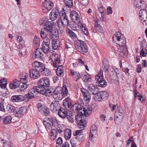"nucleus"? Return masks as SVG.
Returning <instances> with one entry per match:
<instances>
[{"mask_svg":"<svg viewBox=\"0 0 147 147\" xmlns=\"http://www.w3.org/2000/svg\"><path fill=\"white\" fill-rule=\"evenodd\" d=\"M139 14L140 17L141 18V20L145 22V24L147 25V11L145 9L140 10L139 12Z\"/></svg>","mask_w":147,"mask_h":147,"instance_id":"f3484780","label":"nucleus"},{"mask_svg":"<svg viewBox=\"0 0 147 147\" xmlns=\"http://www.w3.org/2000/svg\"><path fill=\"white\" fill-rule=\"evenodd\" d=\"M40 94L46 96H50V95H53L54 94V91H50V90H49V88L47 89H43L42 90L40 91Z\"/></svg>","mask_w":147,"mask_h":147,"instance_id":"bb28decb","label":"nucleus"},{"mask_svg":"<svg viewBox=\"0 0 147 147\" xmlns=\"http://www.w3.org/2000/svg\"><path fill=\"white\" fill-rule=\"evenodd\" d=\"M67 119L69 120V122L73 123L74 120V117L72 114L67 113L66 116Z\"/></svg>","mask_w":147,"mask_h":147,"instance_id":"3c124183","label":"nucleus"},{"mask_svg":"<svg viewBox=\"0 0 147 147\" xmlns=\"http://www.w3.org/2000/svg\"><path fill=\"white\" fill-rule=\"evenodd\" d=\"M97 81L96 83L98 84V86L104 88L107 86V82L105 80H103V78H101L95 79Z\"/></svg>","mask_w":147,"mask_h":147,"instance_id":"4be33fe9","label":"nucleus"},{"mask_svg":"<svg viewBox=\"0 0 147 147\" xmlns=\"http://www.w3.org/2000/svg\"><path fill=\"white\" fill-rule=\"evenodd\" d=\"M12 118L10 116L5 117L2 120L3 122L5 124L10 123L11 122Z\"/></svg>","mask_w":147,"mask_h":147,"instance_id":"37998d69","label":"nucleus"},{"mask_svg":"<svg viewBox=\"0 0 147 147\" xmlns=\"http://www.w3.org/2000/svg\"><path fill=\"white\" fill-rule=\"evenodd\" d=\"M83 81L85 82H89L91 81V79L90 76H87L86 75H85L82 78Z\"/></svg>","mask_w":147,"mask_h":147,"instance_id":"5fc2aeb1","label":"nucleus"},{"mask_svg":"<svg viewBox=\"0 0 147 147\" xmlns=\"http://www.w3.org/2000/svg\"><path fill=\"white\" fill-rule=\"evenodd\" d=\"M55 127H57L56 130L58 133H61L65 130L63 127V126L61 124H59V123H58V125Z\"/></svg>","mask_w":147,"mask_h":147,"instance_id":"864d4df0","label":"nucleus"},{"mask_svg":"<svg viewBox=\"0 0 147 147\" xmlns=\"http://www.w3.org/2000/svg\"><path fill=\"white\" fill-rule=\"evenodd\" d=\"M45 29L42 28L40 32V34L41 37L42 38H47V37L48 35V34L46 33H45Z\"/></svg>","mask_w":147,"mask_h":147,"instance_id":"bf43d9fd","label":"nucleus"},{"mask_svg":"<svg viewBox=\"0 0 147 147\" xmlns=\"http://www.w3.org/2000/svg\"><path fill=\"white\" fill-rule=\"evenodd\" d=\"M64 136L66 140L69 139L71 137V131L70 129L65 130Z\"/></svg>","mask_w":147,"mask_h":147,"instance_id":"58836bf2","label":"nucleus"},{"mask_svg":"<svg viewBox=\"0 0 147 147\" xmlns=\"http://www.w3.org/2000/svg\"><path fill=\"white\" fill-rule=\"evenodd\" d=\"M80 28L82 29V30L83 32L84 33V34L86 35H87L88 34V32L86 27L84 26L82 24L80 26Z\"/></svg>","mask_w":147,"mask_h":147,"instance_id":"4d7b16f0","label":"nucleus"},{"mask_svg":"<svg viewBox=\"0 0 147 147\" xmlns=\"http://www.w3.org/2000/svg\"><path fill=\"white\" fill-rule=\"evenodd\" d=\"M86 117L83 114L82 111H79L78 112L77 115L75 117V120L77 123L80 122H83L84 121H86L85 118Z\"/></svg>","mask_w":147,"mask_h":147,"instance_id":"2eb2a0df","label":"nucleus"},{"mask_svg":"<svg viewBox=\"0 0 147 147\" xmlns=\"http://www.w3.org/2000/svg\"><path fill=\"white\" fill-rule=\"evenodd\" d=\"M41 74L44 76H47L50 75L51 74V71L50 69L45 68V69L41 72Z\"/></svg>","mask_w":147,"mask_h":147,"instance_id":"8fccbe9b","label":"nucleus"},{"mask_svg":"<svg viewBox=\"0 0 147 147\" xmlns=\"http://www.w3.org/2000/svg\"><path fill=\"white\" fill-rule=\"evenodd\" d=\"M70 16L72 21L76 22L78 24H80V14L75 11H72L70 14Z\"/></svg>","mask_w":147,"mask_h":147,"instance_id":"6e6552de","label":"nucleus"},{"mask_svg":"<svg viewBox=\"0 0 147 147\" xmlns=\"http://www.w3.org/2000/svg\"><path fill=\"white\" fill-rule=\"evenodd\" d=\"M134 3L136 7L142 10L145 9L146 5L143 0H134Z\"/></svg>","mask_w":147,"mask_h":147,"instance_id":"ddd939ff","label":"nucleus"},{"mask_svg":"<svg viewBox=\"0 0 147 147\" xmlns=\"http://www.w3.org/2000/svg\"><path fill=\"white\" fill-rule=\"evenodd\" d=\"M121 50V52L120 54L121 55H125L127 53V49L126 45H125L124 46H120Z\"/></svg>","mask_w":147,"mask_h":147,"instance_id":"79ce46f5","label":"nucleus"},{"mask_svg":"<svg viewBox=\"0 0 147 147\" xmlns=\"http://www.w3.org/2000/svg\"><path fill=\"white\" fill-rule=\"evenodd\" d=\"M68 113H67V111L63 108L61 107L58 111V115L64 119L66 117Z\"/></svg>","mask_w":147,"mask_h":147,"instance_id":"c85d7f7f","label":"nucleus"},{"mask_svg":"<svg viewBox=\"0 0 147 147\" xmlns=\"http://www.w3.org/2000/svg\"><path fill=\"white\" fill-rule=\"evenodd\" d=\"M43 25L45 27L43 28L45 29L47 32L49 33L53 31L54 25L53 22L50 21L47 22Z\"/></svg>","mask_w":147,"mask_h":147,"instance_id":"dca6fc26","label":"nucleus"},{"mask_svg":"<svg viewBox=\"0 0 147 147\" xmlns=\"http://www.w3.org/2000/svg\"><path fill=\"white\" fill-rule=\"evenodd\" d=\"M70 73L74 77V80L75 81H77L80 77V74L78 72L75 71L74 70H71Z\"/></svg>","mask_w":147,"mask_h":147,"instance_id":"2f4dec72","label":"nucleus"},{"mask_svg":"<svg viewBox=\"0 0 147 147\" xmlns=\"http://www.w3.org/2000/svg\"><path fill=\"white\" fill-rule=\"evenodd\" d=\"M82 23L81 22L80 24H78L77 23L73 21L70 22H69V24L67 25L73 30H77L79 28V26H81Z\"/></svg>","mask_w":147,"mask_h":147,"instance_id":"5701e85b","label":"nucleus"},{"mask_svg":"<svg viewBox=\"0 0 147 147\" xmlns=\"http://www.w3.org/2000/svg\"><path fill=\"white\" fill-rule=\"evenodd\" d=\"M84 99L86 102H88L90 100V96L89 93L83 96Z\"/></svg>","mask_w":147,"mask_h":147,"instance_id":"0e129e2a","label":"nucleus"},{"mask_svg":"<svg viewBox=\"0 0 147 147\" xmlns=\"http://www.w3.org/2000/svg\"><path fill=\"white\" fill-rule=\"evenodd\" d=\"M59 102L55 101L54 102H52L50 105V110L53 112L58 111L61 108Z\"/></svg>","mask_w":147,"mask_h":147,"instance_id":"9b49d317","label":"nucleus"},{"mask_svg":"<svg viewBox=\"0 0 147 147\" xmlns=\"http://www.w3.org/2000/svg\"><path fill=\"white\" fill-rule=\"evenodd\" d=\"M36 92V91H34V89L33 88L32 90L30 92H29L28 94L25 95V97L26 99L29 100L30 99H32L34 97V93Z\"/></svg>","mask_w":147,"mask_h":147,"instance_id":"7c9ffc66","label":"nucleus"},{"mask_svg":"<svg viewBox=\"0 0 147 147\" xmlns=\"http://www.w3.org/2000/svg\"><path fill=\"white\" fill-rule=\"evenodd\" d=\"M102 63L104 65V66H102L103 69H105L107 71H108L109 65V62L107 60V59H104L102 61Z\"/></svg>","mask_w":147,"mask_h":147,"instance_id":"c03bdc74","label":"nucleus"},{"mask_svg":"<svg viewBox=\"0 0 147 147\" xmlns=\"http://www.w3.org/2000/svg\"><path fill=\"white\" fill-rule=\"evenodd\" d=\"M85 136L84 134H80L70 139V142L72 147L78 146L81 143V142L83 141L85 139Z\"/></svg>","mask_w":147,"mask_h":147,"instance_id":"20e7f679","label":"nucleus"},{"mask_svg":"<svg viewBox=\"0 0 147 147\" xmlns=\"http://www.w3.org/2000/svg\"><path fill=\"white\" fill-rule=\"evenodd\" d=\"M72 6H68V5L67 6V5H66L65 4H64V6L63 7L61 11H64L66 12H69V11H70L71 7H72Z\"/></svg>","mask_w":147,"mask_h":147,"instance_id":"052dcab7","label":"nucleus"},{"mask_svg":"<svg viewBox=\"0 0 147 147\" xmlns=\"http://www.w3.org/2000/svg\"><path fill=\"white\" fill-rule=\"evenodd\" d=\"M71 103L70 102V100L69 97L65 98L63 101V105L67 109H68L70 107H71Z\"/></svg>","mask_w":147,"mask_h":147,"instance_id":"cd10ccee","label":"nucleus"},{"mask_svg":"<svg viewBox=\"0 0 147 147\" xmlns=\"http://www.w3.org/2000/svg\"><path fill=\"white\" fill-rule=\"evenodd\" d=\"M24 82H21V83H20V85L19 86V88L21 91L24 90L28 88V83L27 80H24Z\"/></svg>","mask_w":147,"mask_h":147,"instance_id":"473e14b6","label":"nucleus"},{"mask_svg":"<svg viewBox=\"0 0 147 147\" xmlns=\"http://www.w3.org/2000/svg\"><path fill=\"white\" fill-rule=\"evenodd\" d=\"M61 94L59 92H58L57 91L55 90L54 92V94H53V97L55 101H58L60 102L62 99L61 96Z\"/></svg>","mask_w":147,"mask_h":147,"instance_id":"a878e982","label":"nucleus"},{"mask_svg":"<svg viewBox=\"0 0 147 147\" xmlns=\"http://www.w3.org/2000/svg\"><path fill=\"white\" fill-rule=\"evenodd\" d=\"M29 73L30 77L34 79H38L40 76V73L33 68L30 70Z\"/></svg>","mask_w":147,"mask_h":147,"instance_id":"a211bd4d","label":"nucleus"},{"mask_svg":"<svg viewBox=\"0 0 147 147\" xmlns=\"http://www.w3.org/2000/svg\"><path fill=\"white\" fill-rule=\"evenodd\" d=\"M32 67L37 71L41 73L45 69V65L40 62L35 61L32 63Z\"/></svg>","mask_w":147,"mask_h":147,"instance_id":"39448f33","label":"nucleus"},{"mask_svg":"<svg viewBox=\"0 0 147 147\" xmlns=\"http://www.w3.org/2000/svg\"><path fill=\"white\" fill-rule=\"evenodd\" d=\"M42 50L39 48L36 49L34 52L35 57L36 58L39 59H41L43 57L42 53Z\"/></svg>","mask_w":147,"mask_h":147,"instance_id":"393cba45","label":"nucleus"},{"mask_svg":"<svg viewBox=\"0 0 147 147\" xmlns=\"http://www.w3.org/2000/svg\"><path fill=\"white\" fill-rule=\"evenodd\" d=\"M77 103H76L73 105H71V107H70L67 110H69L71 111L75 112V111H77Z\"/></svg>","mask_w":147,"mask_h":147,"instance_id":"6e6d98bb","label":"nucleus"},{"mask_svg":"<svg viewBox=\"0 0 147 147\" xmlns=\"http://www.w3.org/2000/svg\"><path fill=\"white\" fill-rule=\"evenodd\" d=\"M56 70V74L59 76H63L64 74V68L63 67L62 65H58L57 67Z\"/></svg>","mask_w":147,"mask_h":147,"instance_id":"b1692460","label":"nucleus"},{"mask_svg":"<svg viewBox=\"0 0 147 147\" xmlns=\"http://www.w3.org/2000/svg\"><path fill=\"white\" fill-rule=\"evenodd\" d=\"M25 95H16L13 96L11 97V100L13 102H20L26 99Z\"/></svg>","mask_w":147,"mask_h":147,"instance_id":"6ab92c4d","label":"nucleus"},{"mask_svg":"<svg viewBox=\"0 0 147 147\" xmlns=\"http://www.w3.org/2000/svg\"><path fill=\"white\" fill-rule=\"evenodd\" d=\"M99 94L101 96V97L102 98V101H104L107 99L109 96V94L107 91H103L99 92Z\"/></svg>","mask_w":147,"mask_h":147,"instance_id":"c9c22d12","label":"nucleus"},{"mask_svg":"<svg viewBox=\"0 0 147 147\" xmlns=\"http://www.w3.org/2000/svg\"><path fill=\"white\" fill-rule=\"evenodd\" d=\"M90 132L92 135L91 137H95V135H96L97 133V127L95 125H92L90 128Z\"/></svg>","mask_w":147,"mask_h":147,"instance_id":"72a5a7b5","label":"nucleus"},{"mask_svg":"<svg viewBox=\"0 0 147 147\" xmlns=\"http://www.w3.org/2000/svg\"><path fill=\"white\" fill-rule=\"evenodd\" d=\"M62 92L61 93V95L63 97H65L67 96V94H68V90L67 87L66 85H63L62 88Z\"/></svg>","mask_w":147,"mask_h":147,"instance_id":"4c0bfd02","label":"nucleus"},{"mask_svg":"<svg viewBox=\"0 0 147 147\" xmlns=\"http://www.w3.org/2000/svg\"><path fill=\"white\" fill-rule=\"evenodd\" d=\"M99 92H98V93L94 94V96L93 97V98L96 102L102 101V98L101 96L99 95Z\"/></svg>","mask_w":147,"mask_h":147,"instance_id":"49530a36","label":"nucleus"},{"mask_svg":"<svg viewBox=\"0 0 147 147\" xmlns=\"http://www.w3.org/2000/svg\"><path fill=\"white\" fill-rule=\"evenodd\" d=\"M60 12L61 11H59L58 8H54L49 14L50 20L52 21L55 20L57 18L59 15H60Z\"/></svg>","mask_w":147,"mask_h":147,"instance_id":"1a4fd4ad","label":"nucleus"},{"mask_svg":"<svg viewBox=\"0 0 147 147\" xmlns=\"http://www.w3.org/2000/svg\"><path fill=\"white\" fill-rule=\"evenodd\" d=\"M50 39L47 38L43 41L42 50L45 54L50 51Z\"/></svg>","mask_w":147,"mask_h":147,"instance_id":"0eeeda50","label":"nucleus"},{"mask_svg":"<svg viewBox=\"0 0 147 147\" xmlns=\"http://www.w3.org/2000/svg\"><path fill=\"white\" fill-rule=\"evenodd\" d=\"M64 2V4L67 5L68 6H73V0H63Z\"/></svg>","mask_w":147,"mask_h":147,"instance_id":"69168bd1","label":"nucleus"},{"mask_svg":"<svg viewBox=\"0 0 147 147\" xmlns=\"http://www.w3.org/2000/svg\"><path fill=\"white\" fill-rule=\"evenodd\" d=\"M50 36L52 40H57L59 37V31L57 30H53L49 32Z\"/></svg>","mask_w":147,"mask_h":147,"instance_id":"412c9836","label":"nucleus"},{"mask_svg":"<svg viewBox=\"0 0 147 147\" xmlns=\"http://www.w3.org/2000/svg\"><path fill=\"white\" fill-rule=\"evenodd\" d=\"M43 123L47 131H48V130L49 131L51 129L52 126L50 123V121L47 119H46V120H44Z\"/></svg>","mask_w":147,"mask_h":147,"instance_id":"f704fd0d","label":"nucleus"},{"mask_svg":"<svg viewBox=\"0 0 147 147\" xmlns=\"http://www.w3.org/2000/svg\"><path fill=\"white\" fill-rule=\"evenodd\" d=\"M57 132L56 129H51L49 134V135H51L52 136H57Z\"/></svg>","mask_w":147,"mask_h":147,"instance_id":"774afa93","label":"nucleus"},{"mask_svg":"<svg viewBox=\"0 0 147 147\" xmlns=\"http://www.w3.org/2000/svg\"><path fill=\"white\" fill-rule=\"evenodd\" d=\"M57 57L58 55H55V58L54 59V60L52 63V65L55 67H56L60 64V59Z\"/></svg>","mask_w":147,"mask_h":147,"instance_id":"ea45409f","label":"nucleus"},{"mask_svg":"<svg viewBox=\"0 0 147 147\" xmlns=\"http://www.w3.org/2000/svg\"><path fill=\"white\" fill-rule=\"evenodd\" d=\"M124 113L123 109L120 107H118L115 113V120H116V118H121V117Z\"/></svg>","mask_w":147,"mask_h":147,"instance_id":"aec40b11","label":"nucleus"},{"mask_svg":"<svg viewBox=\"0 0 147 147\" xmlns=\"http://www.w3.org/2000/svg\"><path fill=\"white\" fill-rule=\"evenodd\" d=\"M63 143V141L62 138L60 137H59L57 140L56 143V147H61V145Z\"/></svg>","mask_w":147,"mask_h":147,"instance_id":"13d9d810","label":"nucleus"},{"mask_svg":"<svg viewBox=\"0 0 147 147\" xmlns=\"http://www.w3.org/2000/svg\"><path fill=\"white\" fill-rule=\"evenodd\" d=\"M92 107L91 105H87L83 107L82 112L85 117L88 116L92 113Z\"/></svg>","mask_w":147,"mask_h":147,"instance_id":"4468645a","label":"nucleus"},{"mask_svg":"<svg viewBox=\"0 0 147 147\" xmlns=\"http://www.w3.org/2000/svg\"><path fill=\"white\" fill-rule=\"evenodd\" d=\"M76 48L80 52L82 53H87L88 51V48L86 44L84 41L82 40H76L75 43Z\"/></svg>","mask_w":147,"mask_h":147,"instance_id":"7ed1b4c3","label":"nucleus"},{"mask_svg":"<svg viewBox=\"0 0 147 147\" xmlns=\"http://www.w3.org/2000/svg\"><path fill=\"white\" fill-rule=\"evenodd\" d=\"M16 109V108L14 107L11 105H9L7 106L6 109L8 111V113H10L13 112L14 114V112H15Z\"/></svg>","mask_w":147,"mask_h":147,"instance_id":"603ef678","label":"nucleus"},{"mask_svg":"<svg viewBox=\"0 0 147 147\" xmlns=\"http://www.w3.org/2000/svg\"><path fill=\"white\" fill-rule=\"evenodd\" d=\"M36 106L39 112H42L45 108L44 105L40 103L37 104Z\"/></svg>","mask_w":147,"mask_h":147,"instance_id":"680f3d73","label":"nucleus"},{"mask_svg":"<svg viewBox=\"0 0 147 147\" xmlns=\"http://www.w3.org/2000/svg\"><path fill=\"white\" fill-rule=\"evenodd\" d=\"M81 5L83 6H86L89 3V0H78Z\"/></svg>","mask_w":147,"mask_h":147,"instance_id":"e2e57ef3","label":"nucleus"},{"mask_svg":"<svg viewBox=\"0 0 147 147\" xmlns=\"http://www.w3.org/2000/svg\"><path fill=\"white\" fill-rule=\"evenodd\" d=\"M66 31L67 34L72 39L77 38L76 34L69 28L66 29Z\"/></svg>","mask_w":147,"mask_h":147,"instance_id":"c756f323","label":"nucleus"},{"mask_svg":"<svg viewBox=\"0 0 147 147\" xmlns=\"http://www.w3.org/2000/svg\"><path fill=\"white\" fill-rule=\"evenodd\" d=\"M60 20L59 19H58L57 20L56 22V24L58 28H57L56 30H58L60 31V33H61L63 32V25H62L61 23L60 24Z\"/></svg>","mask_w":147,"mask_h":147,"instance_id":"e433bc0d","label":"nucleus"},{"mask_svg":"<svg viewBox=\"0 0 147 147\" xmlns=\"http://www.w3.org/2000/svg\"><path fill=\"white\" fill-rule=\"evenodd\" d=\"M21 77L20 78V81L21 82H24V80H27V78L28 77V76L27 74L25 72H23L22 74H21Z\"/></svg>","mask_w":147,"mask_h":147,"instance_id":"de8ad7c7","label":"nucleus"},{"mask_svg":"<svg viewBox=\"0 0 147 147\" xmlns=\"http://www.w3.org/2000/svg\"><path fill=\"white\" fill-rule=\"evenodd\" d=\"M27 112V107H23L16 108L14 115L18 118L21 117Z\"/></svg>","mask_w":147,"mask_h":147,"instance_id":"423d86ee","label":"nucleus"},{"mask_svg":"<svg viewBox=\"0 0 147 147\" xmlns=\"http://www.w3.org/2000/svg\"><path fill=\"white\" fill-rule=\"evenodd\" d=\"M50 80L47 77H44L40 79L38 82V86H33L34 91L40 92V91L42 90L43 89H47L50 86Z\"/></svg>","mask_w":147,"mask_h":147,"instance_id":"f257e3e1","label":"nucleus"},{"mask_svg":"<svg viewBox=\"0 0 147 147\" xmlns=\"http://www.w3.org/2000/svg\"><path fill=\"white\" fill-rule=\"evenodd\" d=\"M113 42L117 46H124L126 44V38L123 35L118 32L113 37Z\"/></svg>","mask_w":147,"mask_h":147,"instance_id":"f03ea898","label":"nucleus"},{"mask_svg":"<svg viewBox=\"0 0 147 147\" xmlns=\"http://www.w3.org/2000/svg\"><path fill=\"white\" fill-rule=\"evenodd\" d=\"M87 89L89 94L94 95L99 91V90L96 86H94L92 84H89L87 87Z\"/></svg>","mask_w":147,"mask_h":147,"instance_id":"f8f14e48","label":"nucleus"},{"mask_svg":"<svg viewBox=\"0 0 147 147\" xmlns=\"http://www.w3.org/2000/svg\"><path fill=\"white\" fill-rule=\"evenodd\" d=\"M52 45L53 48L54 49H56L59 45V42L57 40H52Z\"/></svg>","mask_w":147,"mask_h":147,"instance_id":"09e8293b","label":"nucleus"},{"mask_svg":"<svg viewBox=\"0 0 147 147\" xmlns=\"http://www.w3.org/2000/svg\"><path fill=\"white\" fill-rule=\"evenodd\" d=\"M60 20L62 25H68L69 22L68 17L67 16L66 13L64 11H61L60 14Z\"/></svg>","mask_w":147,"mask_h":147,"instance_id":"9d476101","label":"nucleus"},{"mask_svg":"<svg viewBox=\"0 0 147 147\" xmlns=\"http://www.w3.org/2000/svg\"><path fill=\"white\" fill-rule=\"evenodd\" d=\"M86 123V121H84L83 122H80L78 123H77L78 124V127L82 129L84 128L85 126V124Z\"/></svg>","mask_w":147,"mask_h":147,"instance_id":"338daca9","label":"nucleus"},{"mask_svg":"<svg viewBox=\"0 0 147 147\" xmlns=\"http://www.w3.org/2000/svg\"><path fill=\"white\" fill-rule=\"evenodd\" d=\"M47 119L50 121V123L52 126H54L55 127L58 125V123H59V121L54 118H49Z\"/></svg>","mask_w":147,"mask_h":147,"instance_id":"a19ab883","label":"nucleus"},{"mask_svg":"<svg viewBox=\"0 0 147 147\" xmlns=\"http://www.w3.org/2000/svg\"><path fill=\"white\" fill-rule=\"evenodd\" d=\"M45 7L49 9H51L53 7L54 4L53 3L49 0H47L45 1Z\"/></svg>","mask_w":147,"mask_h":147,"instance_id":"a18cd8bd","label":"nucleus"}]
</instances>
